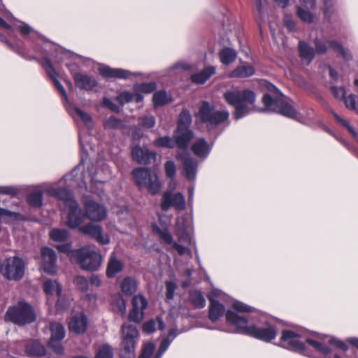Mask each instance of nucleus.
I'll return each mask as SVG.
<instances>
[{
    "mask_svg": "<svg viewBox=\"0 0 358 358\" xmlns=\"http://www.w3.org/2000/svg\"><path fill=\"white\" fill-rule=\"evenodd\" d=\"M262 85L269 93L264 95L262 102L265 108L260 109L259 111L274 112L292 119L297 118V113L288 101V99L275 85L266 80H263Z\"/></svg>",
    "mask_w": 358,
    "mask_h": 358,
    "instance_id": "f257e3e1",
    "label": "nucleus"
},
{
    "mask_svg": "<svg viewBox=\"0 0 358 358\" xmlns=\"http://www.w3.org/2000/svg\"><path fill=\"white\" fill-rule=\"evenodd\" d=\"M122 342L120 350V358H135L136 339L138 336V331L134 324H124L122 327Z\"/></svg>",
    "mask_w": 358,
    "mask_h": 358,
    "instance_id": "9d476101",
    "label": "nucleus"
},
{
    "mask_svg": "<svg viewBox=\"0 0 358 358\" xmlns=\"http://www.w3.org/2000/svg\"><path fill=\"white\" fill-rule=\"evenodd\" d=\"M183 150V152L177 153L176 159L183 164V174L185 178L189 180H194L196 176L198 162L189 156L187 148Z\"/></svg>",
    "mask_w": 358,
    "mask_h": 358,
    "instance_id": "dca6fc26",
    "label": "nucleus"
},
{
    "mask_svg": "<svg viewBox=\"0 0 358 358\" xmlns=\"http://www.w3.org/2000/svg\"><path fill=\"white\" fill-rule=\"evenodd\" d=\"M212 145L208 144L204 138L196 140L192 145L191 150L198 157L206 159L210 154Z\"/></svg>",
    "mask_w": 358,
    "mask_h": 358,
    "instance_id": "c756f323",
    "label": "nucleus"
},
{
    "mask_svg": "<svg viewBox=\"0 0 358 358\" xmlns=\"http://www.w3.org/2000/svg\"><path fill=\"white\" fill-rule=\"evenodd\" d=\"M4 319L17 325H25L35 321L36 314L29 304L19 301L16 305L8 308Z\"/></svg>",
    "mask_w": 358,
    "mask_h": 358,
    "instance_id": "423d86ee",
    "label": "nucleus"
},
{
    "mask_svg": "<svg viewBox=\"0 0 358 358\" xmlns=\"http://www.w3.org/2000/svg\"><path fill=\"white\" fill-rule=\"evenodd\" d=\"M13 26L19 29L22 35H27L29 34H33L35 32L30 26L22 22L17 21L16 22L13 23Z\"/></svg>",
    "mask_w": 358,
    "mask_h": 358,
    "instance_id": "603ef678",
    "label": "nucleus"
},
{
    "mask_svg": "<svg viewBox=\"0 0 358 358\" xmlns=\"http://www.w3.org/2000/svg\"><path fill=\"white\" fill-rule=\"evenodd\" d=\"M122 268V262L117 258L115 253L113 252L110 256L107 266L106 274L108 277H114L117 273L121 272Z\"/></svg>",
    "mask_w": 358,
    "mask_h": 358,
    "instance_id": "473e14b6",
    "label": "nucleus"
},
{
    "mask_svg": "<svg viewBox=\"0 0 358 358\" xmlns=\"http://www.w3.org/2000/svg\"><path fill=\"white\" fill-rule=\"evenodd\" d=\"M50 238L58 242L64 241L69 236V232L66 229H53L50 232Z\"/></svg>",
    "mask_w": 358,
    "mask_h": 358,
    "instance_id": "49530a36",
    "label": "nucleus"
},
{
    "mask_svg": "<svg viewBox=\"0 0 358 358\" xmlns=\"http://www.w3.org/2000/svg\"><path fill=\"white\" fill-rule=\"evenodd\" d=\"M331 90L336 99L344 100L345 105L348 108L358 113V99H357L355 95L350 94L348 97H345V90L342 87H332Z\"/></svg>",
    "mask_w": 358,
    "mask_h": 358,
    "instance_id": "a878e982",
    "label": "nucleus"
},
{
    "mask_svg": "<svg viewBox=\"0 0 358 358\" xmlns=\"http://www.w3.org/2000/svg\"><path fill=\"white\" fill-rule=\"evenodd\" d=\"M306 341L313 348L320 352L324 356V358H331L329 355L331 349L326 346L324 343L313 338H306Z\"/></svg>",
    "mask_w": 358,
    "mask_h": 358,
    "instance_id": "4c0bfd02",
    "label": "nucleus"
},
{
    "mask_svg": "<svg viewBox=\"0 0 358 358\" xmlns=\"http://www.w3.org/2000/svg\"><path fill=\"white\" fill-rule=\"evenodd\" d=\"M85 215L92 222H101L107 216V210L104 206L92 199L85 202Z\"/></svg>",
    "mask_w": 358,
    "mask_h": 358,
    "instance_id": "f3484780",
    "label": "nucleus"
},
{
    "mask_svg": "<svg viewBox=\"0 0 358 358\" xmlns=\"http://www.w3.org/2000/svg\"><path fill=\"white\" fill-rule=\"evenodd\" d=\"M171 101V98L164 90H159L153 95V103L155 107L164 106Z\"/></svg>",
    "mask_w": 358,
    "mask_h": 358,
    "instance_id": "c03bdc74",
    "label": "nucleus"
},
{
    "mask_svg": "<svg viewBox=\"0 0 358 358\" xmlns=\"http://www.w3.org/2000/svg\"><path fill=\"white\" fill-rule=\"evenodd\" d=\"M299 50L303 63L308 65L315 57V50L304 41H299Z\"/></svg>",
    "mask_w": 358,
    "mask_h": 358,
    "instance_id": "72a5a7b5",
    "label": "nucleus"
},
{
    "mask_svg": "<svg viewBox=\"0 0 358 358\" xmlns=\"http://www.w3.org/2000/svg\"><path fill=\"white\" fill-rule=\"evenodd\" d=\"M47 192L50 196L57 197L63 201L64 208L68 211L66 224L71 229L80 227L84 222L85 215L77 201L73 199L71 192L66 189L53 187L47 189Z\"/></svg>",
    "mask_w": 358,
    "mask_h": 358,
    "instance_id": "20e7f679",
    "label": "nucleus"
},
{
    "mask_svg": "<svg viewBox=\"0 0 358 358\" xmlns=\"http://www.w3.org/2000/svg\"><path fill=\"white\" fill-rule=\"evenodd\" d=\"M51 332L50 338L48 343V345L52 351L59 355H62L64 353V348L61 343V341L63 340L66 336V331L64 327L58 322H52L49 327Z\"/></svg>",
    "mask_w": 358,
    "mask_h": 358,
    "instance_id": "f8f14e48",
    "label": "nucleus"
},
{
    "mask_svg": "<svg viewBox=\"0 0 358 358\" xmlns=\"http://www.w3.org/2000/svg\"><path fill=\"white\" fill-rule=\"evenodd\" d=\"M19 214L8 210L0 208V220L11 221L18 218Z\"/></svg>",
    "mask_w": 358,
    "mask_h": 358,
    "instance_id": "3c124183",
    "label": "nucleus"
},
{
    "mask_svg": "<svg viewBox=\"0 0 358 358\" xmlns=\"http://www.w3.org/2000/svg\"><path fill=\"white\" fill-rule=\"evenodd\" d=\"M73 78L76 86L85 90H91L97 85L96 80L87 74L76 73Z\"/></svg>",
    "mask_w": 358,
    "mask_h": 358,
    "instance_id": "c85d7f7f",
    "label": "nucleus"
},
{
    "mask_svg": "<svg viewBox=\"0 0 358 358\" xmlns=\"http://www.w3.org/2000/svg\"><path fill=\"white\" fill-rule=\"evenodd\" d=\"M42 263L41 268L46 273L55 275L57 273V256L55 251L50 248L41 249Z\"/></svg>",
    "mask_w": 358,
    "mask_h": 358,
    "instance_id": "6ab92c4d",
    "label": "nucleus"
},
{
    "mask_svg": "<svg viewBox=\"0 0 358 358\" xmlns=\"http://www.w3.org/2000/svg\"><path fill=\"white\" fill-rule=\"evenodd\" d=\"M75 282L82 291H86L88 288V281L87 278L83 276H78L75 280Z\"/></svg>",
    "mask_w": 358,
    "mask_h": 358,
    "instance_id": "69168bd1",
    "label": "nucleus"
},
{
    "mask_svg": "<svg viewBox=\"0 0 358 358\" xmlns=\"http://www.w3.org/2000/svg\"><path fill=\"white\" fill-rule=\"evenodd\" d=\"M315 52L319 54H324L327 52V43L320 39H316L315 41Z\"/></svg>",
    "mask_w": 358,
    "mask_h": 358,
    "instance_id": "0e129e2a",
    "label": "nucleus"
},
{
    "mask_svg": "<svg viewBox=\"0 0 358 358\" xmlns=\"http://www.w3.org/2000/svg\"><path fill=\"white\" fill-rule=\"evenodd\" d=\"M317 337L320 339V340H325L326 338H328V343L331 345H335L339 348H341L344 350H347V346L346 345L343 343L341 341H339L335 338H329V336H325V335H323V334H317Z\"/></svg>",
    "mask_w": 358,
    "mask_h": 358,
    "instance_id": "09e8293b",
    "label": "nucleus"
},
{
    "mask_svg": "<svg viewBox=\"0 0 358 358\" xmlns=\"http://www.w3.org/2000/svg\"><path fill=\"white\" fill-rule=\"evenodd\" d=\"M324 4V15L326 18L330 17V13H331V8L334 5L333 0H322Z\"/></svg>",
    "mask_w": 358,
    "mask_h": 358,
    "instance_id": "338daca9",
    "label": "nucleus"
},
{
    "mask_svg": "<svg viewBox=\"0 0 358 358\" xmlns=\"http://www.w3.org/2000/svg\"><path fill=\"white\" fill-rule=\"evenodd\" d=\"M99 73L106 78H129L132 73L122 69H113L108 66H103L99 68Z\"/></svg>",
    "mask_w": 358,
    "mask_h": 358,
    "instance_id": "cd10ccee",
    "label": "nucleus"
},
{
    "mask_svg": "<svg viewBox=\"0 0 358 358\" xmlns=\"http://www.w3.org/2000/svg\"><path fill=\"white\" fill-rule=\"evenodd\" d=\"M173 138L169 136L160 137L155 141V143L158 147L173 148L176 145L177 146L176 139L174 137Z\"/></svg>",
    "mask_w": 358,
    "mask_h": 358,
    "instance_id": "de8ad7c7",
    "label": "nucleus"
},
{
    "mask_svg": "<svg viewBox=\"0 0 358 358\" xmlns=\"http://www.w3.org/2000/svg\"><path fill=\"white\" fill-rule=\"evenodd\" d=\"M197 115L208 127H216L226 121L229 115L227 110H216L212 103L205 101L201 102Z\"/></svg>",
    "mask_w": 358,
    "mask_h": 358,
    "instance_id": "1a4fd4ad",
    "label": "nucleus"
},
{
    "mask_svg": "<svg viewBox=\"0 0 358 358\" xmlns=\"http://www.w3.org/2000/svg\"><path fill=\"white\" fill-rule=\"evenodd\" d=\"M41 65L48 73V75L49 76V77L52 79L55 87L62 94L64 100L66 102H68V98L66 91L62 85L58 80V74L54 69L50 60L47 57H45L43 60L41 62Z\"/></svg>",
    "mask_w": 358,
    "mask_h": 358,
    "instance_id": "393cba45",
    "label": "nucleus"
},
{
    "mask_svg": "<svg viewBox=\"0 0 358 358\" xmlns=\"http://www.w3.org/2000/svg\"><path fill=\"white\" fill-rule=\"evenodd\" d=\"M328 44L331 48L334 50L339 52L342 55L343 58L346 61H349L352 59V55L348 50L343 48L338 43L335 41H328Z\"/></svg>",
    "mask_w": 358,
    "mask_h": 358,
    "instance_id": "a18cd8bd",
    "label": "nucleus"
},
{
    "mask_svg": "<svg viewBox=\"0 0 358 358\" xmlns=\"http://www.w3.org/2000/svg\"><path fill=\"white\" fill-rule=\"evenodd\" d=\"M226 320L229 324L236 327V331L255 338L269 342L276 336V329L273 325L268 324L266 327L258 328L255 325H248V319L232 311H227Z\"/></svg>",
    "mask_w": 358,
    "mask_h": 358,
    "instance_id": "7ed1b4c3",
    "label": "nucleus"
},
{
    "mask_svg": "<svg viewBox=\"0 0 358 358\" xmlns=\"http://www.w3.org/2000/svg\"><path fill=\"white\" fill-rule=\"evenodd\" d=\"M79 231L95 238L97 242L102 245H107L110 243L109 236L107 234H103L102 228L99 225L90 223L80 227Z\"/></svg>",
    "mask_w": 358,
    "mask_h": 358,
    "instance_id": "412c9836",
    "label": "nucleus"
},
{
    "mask_svg": "<svg viewBox=\"0 0 358 358\" xmlns=\"http://www.w3.org/2000/svg\"><path fill=\"white\" fill-rule=\"evenodd\" d=\"M177 287L176 284L174 282L169 281L166 282V297L168 300L173 299L174 293Z\"/></svg>",
    "mask_w": 358,
    "mask_h": 358,
    "instance_id": "680f3d73",
    "label": "nucleus"
},
{
    "mask_svg": "<svg viewBox=\"0 0 358 358\" xmlns=\"http://www.w3.org/2000/svg\"><path fill=\"white\" fill-rule=\"evenodd\" d=\"M132 305L135 306L136 308H138L145 310L148 306V301L143 295H136L133 298Z\"/></svg>",
    "mask_w": 358,
    "mask_h": 358,
    "instance_id": "864d4df0",
    "label": "nucleus"
},
{
    "mask_svg": "<svg viewBox=\"0 0 358 358\" xmlns=\"http://www.w3.org/2000/svg\"><path fill=\"white\" fill-rule=\"evenodd\" d=\"M132 176L139 189H147L149 193L155 195L159 192L162 184L157 174L149 168H136L133 170Z\"/></svg>",
    "mask_w": 358,
    "mask_h": 358,
    "instance_id": "39448f33",
    "label": "nucleus"
},
{
    "mask_svg": "<svg viewBox=\"0 0 358 358\" xmlns=\"http://www.w3.org/2000/svg\"><path fill=\"white\" fill-rule=\"evenodd\" d=\"M215 73V68L214 66H208L203 71L194 73L192 76V81L196 84L204 83L210 76Z\"/></svg>",
    "mask_w": 358,
    "mask_h": 358,
    "instance_id": "c9c22d12",
    "label": "nucleus"
},
{
    "mask_svg": "<svg viewBox=\"0 0 358 358\" xmlns=\"http://www.w3.org/2000/svg\"><path fill=\"white\" fill-rule=\"evenodd\" d=\"M26 351L30 355L43 356L45 355V347L36 341L29 343L27 345Z\"/></svg>",
    "mask_w": 358,
    "mask_h": 358,
    "instance_id": "a19ab883",
    "label": "nucleus"
},
{
    "mask_svg": "<svg viewBox=\"0 0 358 358\" xmlns=\"http://www.w3.org/2000/svg\"><path fill=\"white\" fill-rule=\"evenodd\" d=\"M187 226L185 217L178 218L176 224V234L180 241L190 243L191 237L187 232Z\"/></svg>",
    "mask_w": 358,
    "mask_h": 358,
    "instance_id": "2f4dec72",
    "label": "nucleus"
},
{
    "mask_svg": "<svg viewBox=\"0 0 358 358\" xmlns=\"http://www.w3.org/2000/svg\"><path fill=\"white\" fill-rule=\"evenodd\" d=\"M144 310L138 308L135 306H133L131 311L129 313V320L134 322H139L143 317Z\"/></svg>",
    "mask_w": 358,
    "mask_h": 358,
    "instance_id": "4d7b16f0",
    "label": "nucleus"
},
{
    "mask_svg": "<svg viewBox=\"0 0 358 358\" xmlns=\"http://www.w3.org/2000/svg\"><path fill=\"white\" fill-rule=\"evenodd\" d=\"M43 288L45 294L48 296V301L50 303L51 301H53L54 296L55 295L57 297V301L56 302V308L57 310H63L66 308V306L62 304V301L63 300V296L62 294V287L57 282L52 280H48L45 281L43 284Z\"/></svg>",
    "mask_w": 358,
    "mask_h": 358,
    "instance_id": "a211bd4d",
    "label": "nucleus"
},
{
    "mask_svg": "<svg viewBox=\"0 0 358 358\" xmlns=\"http://www.w3.org/2000/svg\"><path fill=\"white\" fill-rule=\"evenodd\" d=\"M18 191L17 189L15 187L10 186H1L0 187V194H8V195H16Z\"/></svg>",
    "mask_w": 358,
    "mask_h": 358,
    "instance_id": "774afa93",
    "label": "nucleus"
},
{
    "mask_svg": "<svg viewBox=\"0 0 358 358\" xmlns=\"http://www.w3.org/2000/svg\"><path fill=\"white\" fill-rule=\"evenodd\" d=\"M154 230H155L160 238L167 244H172L173 243V237L172 235L169 233V231L166 229H160L159 228L154 227Z\"/></svg>",
    "mask_w": 358,
    "mask_h": 358,
    "instance_id": "13d9d810",
    "label": "nucleus"
},
{
    "mask_svg": "<svg viewBox=\"0 0 358 358\" xmlns=\"http://www.w3.org/2000/svg\"><path fill=\"white\" fill-rule=\"evenodd\" d=\"M156 87L155 83L136 84L134 87V92H122L117 96V100L121 105H124L132 101L140 103L143 99V96L141 92L147 94L151 93L156 89Z\"/></svg>",
    "mask_w": 358,
    "mask_h": 358,
    "instance_id": "9b49d317",
    "label": "nucleus"
},
{
    "mask_svg": "<svg viewBox=\"0 0 358 358\" xmlns=\"http://www.w3.org/2000/svg\"><path fill=\"white\" fill-rule=\"evenodd\" d=\"M189 301L197 308H202L206 306V299L202 292L199 290H192L189 292Z\"/></svg>",
    "mask_w": 358,
    "mask_h": 358,
    "instance_id": "58836bf2",
    "label": "nucleus"
},
{
    "mask_svg": "<svg viewBox=\"0 0 358 358\" xmlns=\"http://www.w3.org/2000/svg\"><path fill=\"white\" fill-rule=\"evenodd\" d=\"M138 282L131 277L124 278L121 282V290L126 295L134 294L136 292Z\"/></svg>",
    "mask_w": 358,
    "mask_h": 358,
    "instance_id": "e433bc0d",
    "label": "nucleus"
},
{
    "mask_svg": "<svg viewBox=\"0 0 358 358\" xmlns=\"http://www.w3.org/2000/svg\"><path fill=\"white\" fill-rule=\"evenodd\" d=\"M160 206L164 211H167L171 208L182 210L185 208V196L180 192L173 193L171 190L166 191L162 195Z\"/></svg>",
    "mask_w": 358,
    "mask_h": 358,
    "instance_id": "ddd939ff",
    "label": "nucleus"
},
{
    "mask_svg": "<svg viewBox=\"0 0 358 358\" xmlns=\"http://www.w3.org/2000/svg\"><path fill=\"white\" fill-rule=\"evenodd\" d=\"M225 101L234 108V118L239 120L255 110V93L249 89L234 87L224 94Z\"/></svg>",
    "mask_w": 358,
    "mask_h": 358,
    "instance_id": "f03ea898",
    "label": "nucleus"
},
{
    "mask_svg": "<svg viewBox=\"0 0 358 358\" xmlns=\"http://www.w3.org/2000/svg\"><path fill=\"white\" fill-rule=\"evenodd\" d=\"M111 306L114 312L121 315H124L126 311V303L120 294H117L114 296L111 302Z\"/></svg>",
    "mask_w": 358,
    "mask_h": 358,
    "instance_id": "ea45409f",
    "label": "nucleus"
},
{
    "mask_svg": "<svg viewBox=\"0 0 358 358\" xmlns=\"http://www.w3.org/2000/svg\"><path fill=\"white\" fill-rule=\"evenodd\" d=\"M192 121V115L189 111L187 109H183L179 115L178 128L174 134L177 147L179 149L187 148L194 137V133L189 128Z\"/></svg>",
    "mask_w": 358,
    "mask_h": 358,
    "instance_id": "6e6552de",
    "label": "nucleus"
},
{
    "mask_svg": "<svg viewBox=\"0 0 358 358\" xmlns=\"http://www.w3.org/2000/svg\"><path fill=\"white\" fill-rule=\"evenodd\" d=\"M143 127L152 128L155 124V118L152 115H147L141 118Z\"/></svg>",
    "mask_w": 358,
    "mask_h": 358,
    "instance_id": "e2e57ef3",
    "label": "nucleus"
},
{
    "mask_svg": "<svg viewBox=\"0 0 358 358\" xmlns=\"http://www.w3.org/2000/svg\"><path fill=\"white\" fill-rule=\"evenodd\" d=\"M113 349L108 345H102L96 355V358H113Z\"/></svg>",
    "mask_w": 358,
    "mask_h": 358,
    "instance_id": "8fccbe9b",
    "label": "nucleus"
},
{
    "mask_svg": "<svg viewBox=\"0 0 358 358\" xmlns=\"http://www.w3.org/2000/svg\"><path fill=\"white\" fill-rule=\"evenodd\" d=\"M220 61L224 64L232 63L236 58V52L231 48H225L220 52Z\"/></svg>",
    "mask_w": 358,
    "mask_h": 358,
    "instance_id": "79ce46f5",
    "label": "nucleus"
},
{
    "mask_svg": "<svg viewBox=\"0 0 358 358\" xmlns=\"http://www.w3.org/2000/svg\"><path fill=\"white\" fill-rule=\"evenodd\" d=\"M50 187L57 188L56 185L44 184L40 187H35L27 195V202L33 207H41L43 204V192H47V189Z\"/></svg>",
    "mask_w": 358,
    "mask_h": 358,
    "instance_id": "b1692460",
    "label": "nucleus"
},
{
    "mask_svg": "<svg viewBox=\"0 0 358 358\" xmlns=\"http://www.w3.org/2000/svg\"><path fill=\"white\" fill-rule=\"evenodd\" d=\"M122 126V122L115 117L111 116L104 121V127L106 129H117Z\"/></svg>",
    "mask_w": 358,
    "mask_h": 358,
    "instance_id": "5fc2aeb1",
    "label": "nucleus"
},
{
    "mask_svg": "<svg viewBox=\"0 0 358 358\" xmlns=\"http://www.w3.org/2000/svg\"><path fill=\"white\" fill-rule=\"evenodd\" d=\"M299 334L296 332L285 330L282 332L280 345L284 348L306 354L305 345L299 340Z\"/></svg>",
    "mask_w": 358,
    "mask_h": 358,
    "instance_id": "4468645a",
    "label": "nucleus"
},
{
    "mask_svg": "<svg viewBox=\"0 0 358 358\" xmlns=\"http://www.w3.org/2000/svg\"><path fill=\"white\" fill-rule=\"evenodd\" d=\"M299 17L306 23H311L313 22L314 16L309 12L304 10L302 7H299L297 10Z\"/></svg>",
    "mask_w": 358,
    "mask_h": 358,
    "instance_id": "6e6d98bb",
    "label": "nucleus"
},
{
    "mask_svg": "<svg viewBox=\"0 0 358 358\" xmlns=\"http://www.w3.org/2000/svg\"><path fill=\"white\" fill-rule=\"evenodd\" d=\"M165 173L168 178H174L176 172V165L173 162L168 161L166 162L165 166Z\"/></svg>",
    "mask_w": 358,
    "mask_h": 358,
    "instance_id": "052dcab7",
    "label": "nucleus"
},
{
    "mask_svg": "<svg viewBox=\"0 0 358 358\" xmlns=\"http://www.w3.org/2000/svg\"><path fill=\"white\" fill-rule=\"evenodd\" d=\"M157 324L158 328L161 330L164 329V324L161 317H157L156 320H150L143 325V331L147 334H151L155 331Z\"/></svg>",
    "mask_w": 358,
    "mask_h": 358,
    "instance_id": "37998d69",
    "label": "nucleus"
},
{
    "mask_svg": "<svg viewBox=\"0 0 358 358\" xmlns=\"http://www.w3.org/2000/svg\"><path fill=\"white\" fill-rule=\"evenodd\" d=\"M70 259L80 264L82 268L88 271H95L101 264L100 254L89 247H83L71 252Z\"/></svg>",
    "mask_w": 358,
    "mask_h": 358,
    "instance_id": "0eeeda50",
    "label": "nucleus"
},
{
    "mask_svg": "<svg viewBox=\"0 0 358 358\" xmlns=\"http://www.w3.org/2000/svg\"><path fill=\"white\" fill-rule=\"evenodd\" d=\"M92 169H94V167H92ZM97 170L98 169H96L94 173H92V170L90 171L87 173V177L85 175H83V173L80 171V166H78L74 170H73L69 174L65 176L63 180L70 187L78 186L80 187L86 188V180L87 178L90 180V173H92L93 175L96 172Z\"/></svg>",
    "mask_w": 358,
    "mask_h": 358,
    "instance_id": "aec40b11",
    "label": "nucleus"
},
{
    "mask_svg": "<svg viewBox=\"0 0 358 358\" xmlns=\"http://www.w3.org/2000/svg\"><path fill=\"white\" fill-rule=\"evenodd\" d=\"M87 327V318L83 313L74 314L69 322V327L71 331L76 334L84 333Z\"/></svg>",
    "mask_w": 358,
    "mask_h": 358,
    "instance_id": "bb28decb",
    "label": "nucleus"
},
{
    "mask_svg": "<svg viewBox=\"0 0 358 358\" xmlns=\"http://www.w3.org/2000/svg\"><path fill=\"white\" fill-rule=\"evenodd\" d=\"M131 155L134 160L141 164H150L157 158L156 153L145 148L136 145L132 148Z\"/></svg>",
    "mask_w": 358,
    "mask_h": 358,
    "instance_id": "5701e85b",
    "label": "nucleus"
},
{
    "mask_svg": "<svg viewBox=\"0 0 358 358\" xmlns=\"http://www.w3.org/2000/svg\"><path fill=\"white\" fill-rule=\"evenodd\" d=\"M224 294L218 289H213L208 295L210 301L209 318L211 321H217L225 312L223 304L219 302L224 298Z\"/></svg>",
    "mask_w": 358,
    "mask_h": 358,
    "instance_id": "2eb2a0df",
    "label": "nucleus"
},
{
    "mask_svg": "<svg viewBox=\"0 0 358 358\" xmlns=\"http://www.w3.org/2000/svg\"><path fill=\"white\" fill-rule=\"evenodd\" d=\"M111 173L109 166L104 162H101L96 172L92 175L90 173V182L92 185V191L101 194V192L96 188V185H102L104 180L110 177Z\"/></svg>",
    "mask_w": 358,
    "mask_h": 358,
    "instance_id": "4be33fe9",
    "label": "nucleus"
},
{
    "mask_svg": "<svg viewBox=\"0 0 358 358\" xmlns=\"http://www.w3.org/2000/svg\"><path fill=\"white\" fill-rule=\"evenodd\" d=\"M255 69L251 65H243L238 66L230 74V78H245L255 74Z\"/></svg>",
    "mask_w": 358,
    "mask_h": 358,
    "instance_id": "f704fd0d",
    "label": "nucleus"
},
{
    "mask_svg": "<svg viewBox=\"0 0 358 358\" xmlns=\"http://www.w3.org/2000/svg\"><path fill=\"white\" fill-rule=\"evenodd\" d=\"M68 112L70 115L76 120L80 118L85 125L87 127L88 129H92L94 125L93 120L91 116L85 113L83 110L79 109L77 107H71L69 106L68 108Z\"/></svg>",
    "mask_w": 358,
    "mask_h": 358,
    "instance_id": "7c9ffc66",
    "label": "nucleus"
},
{
    "mask_svg": "<svg viewBox=\"0 0 358 358\" xmlns=\"http://www.w3.org/2000/svg\"><path fill=\"white\" fill-rule=\"evenodd\" d=\"M332 115H334V118L339 122L341 123L342 125H343L345 127H346L348 131L354 136H356V133L354 130V129L351 127L350 122L346 120H344L342 117H341L340 115H338L337 113H336L335 112L332 111L331 112Z\"/></svg>",
    "mask_w": 358,
    "mask_h": 358,
    "instance_id": "bf43d9fd",
    "label": "nucleus"
}]
</instances>
